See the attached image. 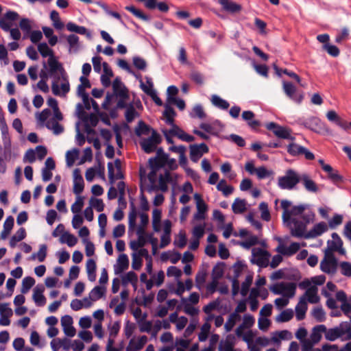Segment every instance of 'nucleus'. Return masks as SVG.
Segmentation results:
<instances>
[{
	"mask_svg": "<svg viewBox=\"0 0 351 351\" xmlns=\"http://www.w3.org/2000/svg\"><path fill=\"white\" fill-rule=\"evenodd\" d=\"M167 165L169 169H175L178 165L174 158H169L161 149H158L155 158L149 160L147 169L140 167V178L141 184L148 192L168 190V184L172 181L170 173L165 169Z\"/></svg>",
	"mask_w": 351,
	"mask_h": 351,
	"instance_id": "f257e3e1",
	"label": "nucleus"
},
{
	"mask_svg": "<svg viewBox=\"0 0 351 351\" xmlns=\"http://www.w3.org/2000/svg\"><path fill=\"white\" fill-rule=\"evenodd\" d=\"M300 176L295 171L288 169L285 176L278 177V186L281 189L292 190L300 182Z\"/></svg>",
	"mask_w": 351,
	"mask_h": 351,
	"instance_id": "f03ea898",
	"label": "nucleus"
},
{
	"mask_svg": "<svg viewBox=\"0 0 351 351\" xmlns=\"http://www.w3.org/2000/svg\"><path fill=\"white\" fill-rule=\"evenodd\" d=\"M270 290L276 295H282L290 299L295 295L296 285L293 282H282L271 286Z\"/></svg>",
	"mask_w": 351,
	"mask_h": 351,
	"instance_id": "7ed1b4c3",
	"label": "nucleus"
},
{
	"mask_svg": "<svg viewBox=\"0 0 351 351\" xmlns=\"http://www.w3.org/2000/svg\"><path fill=\"white\" fill-rule=\"evenodd\" d=\"M291 205V202L289 200L284 199L281 202V207L283 209L282 219L285 223H289L293 216L302 215L306 208L305 205H298L289 210Z\"/></svg>",
	"mask_w": 351,
	"mask_h": 351,
	"instance_id": "20e7f679",
	"label": "nucleus"
},
{
	"mask_svg": "<svg viewBox=\"0 0 351 351\" xmlns=\"http://www.w3.org/2000/svg\"><path fill=\"white\" fill-rule=\"evenodd\" d=\"M343 335H347L349 338L351 337V328L348 324H340L330 329L326 327L324 336L326 340L334 341Z\"/></svg>",
	"mask_w": 351,
	"mask_h": 351,
	"instance_id": "39448f33",
	"label": "nucleus"
},
{
	"mask_svg": "<svg viewBox=\"0 0 351 351\" xmlns=\"http://www.w3.org/2000/svg\"><path fill=\"white\" fill-rule=\"evenodd\" d=\"M51 90L55 95L65 96L70 90L69 83L67 77L64 73H61V76H58L51 85Z\"/></svg>",
	"mask_w": 351,
	"mask_h": 351,
	"instance_id": "423d86ee",
	"label": "nucleus"
},
{
	"mask_svg": "<svg viewBox=\"0 0 351 351\" xmlns=\"http://www.w3.org/2000/svg\"><path fill=\"white\" fill-rule=\"evenodd\" d=\"M270 254L261 249L253 248L252 250L251 262L261 267H266L269 265Z\"/></svg>",
	"mask_w": 351,
	"mask_h": 351,
	"instance_id": "0eeeda50",
	"label": "nucleus"
},
{
	"mask_svg": "<svg viewBox=\"0 0 351 351\" xmlns=\"http://www.w3.org/2000/svg\"><path fill=\"white\" fill-rule=\"evenodd\" d=\"M337 261L333 253L325 252L324 257L320 263V269L324 273L333 274L336 272Z\"/></svg>",
	"mask_w": 351,
	"mask_h": 351,
	"instance_id": "6e6552de",
	"label": "nucleus"
},
{
	"mask_svg": "<svg viewBox=\"0 0 351 351\" xmlns=\"http://www.w3.org/2000/svg\"><path fill=\"white\" fill-rule=\"evenodd\" d=\"M303 219L305 221V222L298 221L295 219V218H293L289 223H287V225H291L292 223V226H291V234L292 236L295 237H304L306 235L305 230L306 227V223L309 222V219L303 215L302 216Z\"/></svg>",
	"mask_w": 351,
	"mask_h": 351,
	"instance_id": "1a4fd4ad",
	"label": "nucleus"
},
{
	"mask_svg": "<svg viewBox=\"0 0 351 351\" xmlns=\"http://www.w3.org/2000/svg\"><path fill=\"white\" fill-rule=\"evenodd\" d=\"M19 19V14L16 12L9 10L0 17V27L8 32L10 28L16 25V21Z\"/></svg>",
	"mask_w": 351,
	"mask_h": 351,
	"instance_id": "9d476101",
	"label": "nucleus"
},
{
	"mask_svg": "<svg viewBox=\"0 0 351 351\" xmlns=\"http://www.w3.org/2000/svg\"><path fill=\"white\" fill-rule=\"evenodd\" d=\"M160 142V136L156 131L153 130L152 136L141 140L140 145L146 153L153 152L158 144Z\"/></svg>",
	"mask_w": 351,
	"mask_h": 351,
	"instance_id": "9b49d317",
	"label": "nucleus"
},
{
	"mask_svg": "<svg viewBox=\"0 0 351 351\" xmlns=\"http://www.w3.org/2000/svg\"><path fill=\"white\" fill-rule=\"evenodd\" d=\"M332 240L328 241V247L325 250V252H330L336 251L340 254L345 255L346 250L343 247V241L339 234L336 232L332 234Z\"/></svg>",
	"mask_w": 351,
	"mask_h": 351,
	"instance_id": "f8f14e48",
	"label": "nucleus"
},
{
	"mask_svg": "<svg viewBox=\"0 0 351 351\" xmlns=\"http://www.w3.org/2000/svg\"><path fill=\"white\" fill-rule=\"evenodd\" d=\"M277 240L280 242V244L276 249V251L284 256H290L295 254L300 248L299 243L293 242L290 244L289 246H286L282 243V239L278 238Z\"/></svg>",
	"mask_w": 351,
	"mask_h": 351,
	"instance_id": "ddd939ff",
	"label": "nucleus"
},
{
	"mask_svg": "<svg viewBox=\"0 0 351 351\" xmlns=\"http://www.w3.org/2000/svg\"><path fill=\"white\" fill-rule=\"evenodd\" d=\"M302 124L315 132H322L326 129L325 124L318 118L312 117L302 121Z\"/></svg>",
	"mask_w": 351,
	"mask_h": 351,
	"instance_id": "4468645a",
	"label": "nucleus"
},
{
	"mask_svg": "<svg viewBox=\"0 0 351 351\" xmlns=\"http://www.w3.org/2000/svg\"><path fill=\"white\" fill-rule=\"evenodd\" d=\"M282 88L285 93L291 99L298 104H300L303 99L302 94L296 93V88L290 82H283Z\"/></svg>",
	"mask_w": 351,
	"mask_h": 351,
	"instance_id": "2eb2a0df",
	"label": "nucleus"
},
{
	"mask_svg": "<svg viewBox=\"0 0 351 351\" xmlns=\"http://www.w3.org/2000/svg\"><path fill=\"white\" fill-rule=\"evenodd\" d=\"M266 128L271 130L278 138L289 139L291 138L290 131L284 127H282L274 122H270L266 125Z\"/></svg>",
	"mask_w": 351,
	"mask_h": 351,
	"instance_id": "dca6fc26",
	"label": "nucleus"
},
{
	"mask_svg": "<svg viewBox=\"0 0 351 351\" xmlns=\"http://www.w3.org/2000/svg\"><path fill=\"white\" fill-rule=\"evenodd\" d=\"M147 337L145 335H142L140 337H134L132 338L128 345L127 346L125 350L126 351H139L141 350L147 342Z\"/></svg>",
	"mask_w": 351,
	"mask_h": 351,
	"instance_id": "f3484780",
	"label": "nucleus"
},
{
	"mask_svg": "<svg viewBox=\"0 0 351 351\" xmlns=\"http://www.w3.org/2000/svg\"><path fill=\"white\" fill-rule=\"evenodd\" d=\"M208 152V147L205 143L199 145H193L190 146V157L191 160L195 162L202 156L204 153Z\"/></svg>",
	"mask_w": 351,
	"mask_h": 351,
	"instance_id": "a211bd4d",
	"label": "nucleus"
},
{
	"mask_svg": "<svg viewBox=\"0 0 351 351\" xmlns=\"http://www.w3.org/2000/svg\"><path fill=\"white\" fill-rule=\"evenodd\" d=\"M163 233L160 237V247L164 248L171 243V222L170 220H165L162 223Z\"/></svg>",
	"mask_w": 351,
	"mask_h": 351,
	"instance_id": "6ab92c4d",
	"label": "nucleus"
},
{
	"mask_svg": "<svg viewBox=\"0 0 351 351\" xmlns=\"http://www.w3.org/2000/svg\"><path fill=\"white\" fill-rule=\"evenodd\" d=\"M12 153V145H0V173H4L6 171L5 162L10 158Z\"/></svg>",
	"mask_w": 351,
	"mask_h": 351,
	"instance_id": "aec40b11",
	"label": "nucleus"
},
{
	"mask_svg": "<svg viewBox=\"0 0 351 351\" xmlns=\"http://www.w3.org/2000/svg\"><path fill=\"white\" fill-rule=\"evenodd\" d=\"M73 193L79 195L82 193L84 187V182L81 175V171L79 169H75L73 173Z\"/></svg>",
	"mask_w": 351,
	"mask_h": 351,
	"instance_id": "412c9836",
	"label": "nucleus"
},
{
	"mask_svg": "<svg viewBox=\"0 0 351 351\" xmlns=\"http://www.w3.org/2000/svg\"><path fill=\"white\" fill-rule=\"evenodd\" d=\"M61 325L66 336L73 337L75 335L76 330L73 326V319L70 315H64L61 318Z\"/></svg>",
	"mask_w": 351,
	"mask_h": 351,
	"instance_id": "4be33fe9",
	"label": "nucleus"
},
{
	"mask_svg": "<svg viewBox=\"0 0 351 351\" xmlns=\"http://www.w3.org/2000/svg\"><path fill=\"white\" fill-rule=\"evenodd\" d=\"M328 229V224L326 222L322 221L318 223H316L313 228L308 232L304 238H315L317 237L320 236L325 232H326Z\"/></svg>",
	"mask_w": 351,
	"mask_h": 351,
	"instance_id": "5701e85b",
	"label": "nucleus"
},
{
	"mask_svg": "<svg viewBox=\"0 0 351 351\" xmlns=\"http://www.w3.org/2000/svg\"><path fill=\"white\" fill-rule=\"evenodd\" d=\"M45 287L43 285H37L33 290V300L38 306H43L46 304V298L43 295Z\"/></svg>",
	"mask_w": 351,
	"mask_h": 351,
	"instance_id": "b1692460",
	"label": "nucleus"
},
{
	"mask_svg": "<svg viewBox=\"0 0 351 351\" xmlns=\"http://www.w3.org/2000/svg\"><path fill=\"white\" fill-rule=\"evenodd\" d=\"M129 267V259L125 254H121L116 264L114 265V270L115 274H120L125 270L128 269Z\"/></svg>",
	"mask_w": 351,
	"mask_h": 351,
	"instance_id": "393cba45",
	"label": "nucleus"
},
{
	"mask_svg": "<svg viewBox=\"0 0 351 351\" xmlns=\"http://www.w3.org/2000/svg\"><path fill=\"white\" fill-rule=\"evenodd\" d=\"M169 132L171 133V134H173L174 136H177L178 138L183 141L192 142L195 140V138L193 136L186 134L183 130H182L176 124L171 125Z\"/></svg>",
	"mask_w": 351,
	"mask_h": 351,
	"instance_id": "a878e982",
	"label": "nucleus"
},
{
	"mask_svg": "<svg viewBox=\"0 0 351 351\" xmlns=\"http://www.w3.org/2000/svg\"><path fill=\"white\" fill-rule=\"evenodd\" d=\"M112 88L114 93L117 96L119 97L121 99H125L128 97V90L124 84L119 78H116L113 81Z\"/></svg>",
	"mask_w": 351,
	"mask_h": 351,
	"instance_id": "bb28decb",
	"label": "nucleus"
},
{
	"mask_svg": "<svg viewBox=\"0 0 351 351\" xmlns=\"http://www.w3.org/2000/svg\"><path fill=\"white\" fill-rule=\"evenodd\" d=\"M223 9L231 14L239 12L241 10V5L231 0H218Z\"/></svg>",
	"mask_w": 351,
	"mask_h": 351,
	"instance_id": "cd10ccee",
	"label": "nucleus"
},
{
	"mask_svg": "<svg viewBox=\"0 0 351 351\" xmlns=\"http://www.w3.org/2000/svg\"><path fill=\"white\" fill-rule=\"evenodd\" d=\"M325 281L326 277L324 275L316 276L312 277L310 279L304 280L299 284V287L301 289H306L310 286H312V284H314L315 286L322 285L324 283Z\"/></svg>",
	"mask_w": 351,
	"mask_h": 351,
	"instance_id": "c85d7f7f",
	"label": "nucleus"
},
{
	"mask_svg": "<svg viewBox=\"0 0 351 351\" xmlns=\"http://www.w3.org/2000/svg\"><path fill=\"white\" fill-rule=\"evenodd\" d=\"M307 311V302L305 297H301L298 304L295 306V316L298 321L302 320L305 317Z\"/></svg>",
	"mask_w": 351,
	"mask_h": 351,
	"instance_id": "c756f323",
	"label": "nucleus"
},
{
	"mask_svg": "<svg viewBox=\"0 0 351 351\" xmlns=\"http://www.w3.org/2000/svg\"><path fill=\"white\" fill-rule=\"evenodd\" d=\"M300 181L302 182L304 188L309 192L317 193L319 189L316 183L311 179L308 175L302 174L300 176Z\"/></svg>",
	"mask_w": 351,
	"mask_h": 351,
	"instance_id": "7c9ffc66",
	"label": "nucleus"
},
{
	"mask_svg": "<svg viewBox=\"0 0 351 351\" xmlns=\"http://www.w3.org/2000/svg\"><path fill=\"white\" fill-rule=\"evenodd\" d=\"M306 289L304 295L302 297H305L306 301L309 302L311 304H315L319 302V298L317 295V288L316 286H310Z\"/></svg>",
	"mask_w": 351,
	"mask_h": 351,
	"instance_id": "2f4dec72",
	"label": "nucleus"
},
{
	"mask_svg": "<svg viewBox=\"0 0 351 351\" xmlns=\"http://www.w3.org/2000/svg\"><path fill=\"white\" fill-rule=\"evenodd\" d=\"M102 66L104 73L101 76V82L104 86L108 87L110 85V78L112 77L113 73L107 62H103Z\"/></svg>",
	"mask_w": 351,
	"mask_h": 351,
	"instance_id": "473e14b6",
	"label": "nucleus"
},
{
	"mask_svg": "<svg viewBox=\"0 0 351 351\" xmlns=\"http://www.w3.org/2000/svg\"><path fill=\"white\" fill-rule=\"evenodd\" d=\"M255 114L252 111L246 110L242 113V119L247 121L248 125L254 129L260 125V122L254 119Z\"/></svg>",
	"mask_w": 351,
	"mask_h": 351,
	"instance_id": "72a5a7b5",
	"label": "nucleus"
},
{
	"mask_svg": "<svg viewBox=\"0 0 351 351\" xmlns=\"http://www.w3.org/2000/svg\"><path fill=\"white\" fill-rule=\"evenodd\" d=\"M161 216L162 213L160 209L155 208L152 211V227L156 232L161 230Z\"/></svg>",
	"mask_w": 351,
	"mask_h": 351,
	"instance_id": "f704fd0d",
	"label": "nucleus"
},
{
	"mask_svg": "<svg viewBox=\"0 0 351 351\" xmlns=\"http://www.w3.org/2000/svg\"><path fill=\"white\" fill-rule=\"evenodd\" d=\"M96 263L93 259H88L86 263V269L88 278L90 281L94 282L96 280Z\"/></svg>",
	"mask_w": 351,
	"mask_h": 351,
	"instance_id": "c9c22d12",
	"label": "nucleus"
},
{
	"mask_svg": "<svg viewBox=\"0 0 351 351\" xmlns=\"http://www.w3.org/2000/svg\"><path fill=\"white\" fill-rule=\"evenodd\" d=\"M326 330L325 325H317L313 328L310 339L314 343H317L322 339V334Z\"/></svg>",
	"mask_w": 351,
	"mask_h": 351,
	"instance_id": "e433bc0d",
	"label": "nucleus"
},
{
	"mask_svg": "<svg viewBox=\"0 0 351 351\" xmlns=\"http://www.w3.org/2000/svg\"><path fill=\"white\" fill-rule=\"evenodd\" d=\"M326 117L330 121L335 122L339 126L345 130H348V123L343 121L334 110H330L326 113Z\"/></svg>",
	"mask_w": 351,
	"mask_h": 351,
	"instance_id": "4c0bfd02",
	"label": "nucleus"
},
{
	"mask_svg": "<svg viewBox=\"0 0 351 351\" xmlns=\"http://www.w3.org/2000/svg\"><path fill=\"white\" fill-rule=\"evenodd\" d=\"M47 246L45 244H42L39 246L38 252L33 253L29 258L30 261L38 260L39 262H43L47 256Z\"/></svg>",
	"mask_w": 351,
	"mask_h": 351,
	"instance_id": "58836bf2",
	"label": "nucleus"
},
{
	"mask_svg": "<svg viewBox=\"0 0 351 351\" xmlns=\"http://www.w3.org/2000/svg\"><path fill=\"white\" fill-rule=\"evenodd\" d=\"M247 202L245 199L236 198L232 205V209L235 214L244 213L247 209Z\"/></svg>",
	"mask_w": 351,
	"mask_h": 351,
	"instance_id": "ea45409f",
	"label": "nucleus"
},
{
	"mask_svg": "<svg viewBox=\"0 0 351 351\" xmlns=\"http://www.w3.org/2000/svg\"><path fill=\"white\" fill-rule=\"evenodd\" d=\"M210 101L214 106L221 110H227L230 106L229 103L226 100L217 95H213L211 96Z\"/></svg>",
	"mask_w": 351,
	"mask_h": 351,
	"instance_id": "a19ab883",
	"label": "nucleus"
},
{
	"mask_svg": "<svg viewBox=\"0 0 351 351\" xmlns=\"http://www.w3.org/2000/svg\"><path fill=\"white\" fill-rule=\"evenodd\" d=\"M66 40L69 45V52H77L80 49L79 37L75 34H71L67 36Z\"/></svg>",
	"mask_w": 351,
	"mask_h": 351,
	"instance_id": "79ce46f5",
	"label": "nucleus"
},
{
	"mask_svg": "<svg viewBox=\"0 0 351 351\" xmlns=\"http://www.w3.org/2000/svg\"><path fill=\"white\" fill-rule=\"evenodd\" d=\"M217 189L221 191L223 195L228 197L234 191V188L232 186L228 185L226 180L224 179L221 180L217 184Z\"/></svg>",
	"mask_w": 351,
	"mask_h": 351,
	"instance_id": "37998d69",
	"label": "nucleus"
},
{
	"mask_svg": "<svg viewBox=\"0 0 351 351\" xmlns=\"http://www.w3.org/2000/svg\"><path fill=\"white\" fill-rule=\"evenodd\" d=\"M105 291V287L96 286L90 292L89 298L92 301H97L104 296Z\"/></svg>",
	"mask_w": 351,
	"mask_h": 351,
	"instance_id": "c03bdc74",
	"label": "nucleus"
},
{
	"mask_svg": "<svg viewBox=\"0 0 351 351\" xmlns=\"http://www.w3.org/2000/svg\"><path fill=\"white\" fill-rule=\"evenodd\" d=\"M241 316L237 313H232L230 315L228 319L224 325V328L227 332H230L232 330L235 324L239 321Z\"/></svg>",
	"mask_w": 351,
	"mask_h": 351,
	"instance_id": "a18cd8bd",
	"label": "nucleus"
},
{
	"mask_svg": "<svg viewBox=\"0 0 351 351\" xmlns=\"http://www.w3.org/2000/svg\"><path fill=\"white\" fill-rule=\"evenodd\" d=\"M207 273L206 271L204 269H202L198 271L197 274L195 276V287L201 290L205 283Z\"/></svg>",
	"mask_w": 351,
	"mask_h": 351,
	"instance_id": "49530a36",
	"label": "nucleus"
},
{
	"mask_svg": "<svg viewBox=\"0 0 351 351\" xmlns=\"http://www.w3.org/2000/svg\"><path fill=\"white\" fill-rule=\"evenodd\" d=\"M149 84V88H143V92L146 93L147 95L152 97L153 101L155 102V104L158 106H162V100L158 97L156 91L154 90V88H152V85L150 83V82H148Z\"/></svg>",
	"mask_w": 351,
	"mask_h": 351,
	"instance_id": "de8ad7c7",
	"label": "nucleus"
},
{
	"mask_svg": "<svg viewBox=\"0 0 351 351\" xmlns=\"http://www.w3.org/2000/svg\"><path fill=\"white\" fill-rule=\"evenodd\" d=\"M38 51L43 58L54 56L53 50L49 48L46 43H39L38 45Z\"/></svg>",
	"mask_w": 351,
	"mask_h": 351,
	"instance_id": "09e8293b",
	"label": "nucleus"
},
{
	"mask_svg": "<svg viewBox=\"0 0 351 351\" xmlns=\"http://www.w3.org/2000/svg\"><path fill=\"white\" fill-rule=\"evenodd\" d=\"M138 282L137 275L134 271H129L122 276V284L127 285L128 283H131L134 286L136 285Z\"/></svg>",
	"mask_w": 351,
	"mask_h": 351,
	"instance_id": "8fccbe9b",
	"label": "nucleus"
},
{
	"mask_svg": "<svg viewBox=\"0 0 351 351\" xmlns=\"http://www.w3.org/2000/svg\"><path fill=\"white\" fill-rule=\"evenodd\" d=\"M293 317V311L291 308H287L282 311L276 318L278 322H286L291 320Z\"/></svg>",
	"mask_w": 351,
	"mask_h": 351,
	"instance_id": "3c124183",
	"label": "nucleus"
},
{
	"mask_svg": "<svg viewBox=\"0 0 351 351\" xmlns=\"http://www.w3.org/2000/svg\"><path fill=\"white\" fill-rule=\"evenodd\" d=\"M137 217V211L136 208L133 204L130 206V211L128 215V225L129 230H134L136 227V219Z\"/></svg>",
	"mask_w": 351,
	"mask_h": 351,
	"instance_id": "603ef678",
	"label": "nucleus"
},
{
	"mask_svg": "<svg viewBox=\"0 0 351 351\" xmlns=\"http://www.w3.org/2000/svg\"><path fill=\"white\" fill-rule=\"evenodd\" d=\"M175 115H176V112H175L173 108L168 105H166L165 111L163 112V116L165 118V122L168 125H172L174 124L173 117Z\"/></svg>",
	"mask_w": 351,
	"mask_h": 351,
	"instance_id": "864d4df0",
	"label": "nucleus"
},
{
	"mask_svg": "<svg viewBox=\"0 0 351 351\" xmlns=\"http://www.w3.org/2000/svg\"><path fill=\"white\" fill-rule=\"evenodd\" d=\"M60 241L66 243L69 247H73L77 243V239L69 232H64L61 237Z\"/></svg>",
	"mask_w": 351,
	"mask_h": 351,
	"instance_id": "5fc2aeb1",
	"label": "nucleus"
},
{
	"mask_svg": "<svg viewBox=\"0 0 351 351\" xmlns=\"http://www.w3.org/2000/svg\"><path fill=\"white\" fill-rule=\"evenodd\" d=\"M190 116L192 118L203 119L206 118V114L202 105L197 104L193 108L192 111L190 112Z\"/></svg>",
	"mask_w": 351,
	"mask_h": 351,
	"instance_id": "6e6d98bb",
	"label": "nucleus"
},
{
	"mask_svg": "<svg viewBox=\"0 0 351 351\" xmlns=\"http://www.w3.org/2000/svg\"><path fill=\"white\" fill-rule=\"evenodd\" d=\"M50 19L52 21L53 25L56 29L60 30L64 27V23L61 21L59 13L57 11L53 10L51 12Z\"/></svg>",
	"mask_w": 351,
	"mask_h": 351,
	"instance_id": "4d7b16f0",
	"label": "nucleus"
},
{
	"mask_svg": "<svg viewBox=\"0 0 351 351\" xmlns=\"http://www.w3.org/2000/svg\"><path fill=\"white\" fill-rule=\"evenodd\" d=\"M34 25V21L27 18H23L19 22V27L26 34H29Z\"/></svg>",
	"mask_w": 351,
	"mask_h": 351,
	"instance_id": "13d9d810",
	"label": "nucleus"
},
{
	"mask_svg": "<svg viewBox=\"0 0 351 351\" xmlns=\"http://www.w3.org/2000/svg\"><path fill=\"white\" fill-rule=\"evenodd\" d=\"M35 284V280L30 276L25 277L22 281L21 293H27Z\"/></svg>",
	"mask_w": 351,
	"mask_h": 351,
	"instance_id": "bf43d9fd",
	"label": "nucleus"
},
{
	"mask_svg": "<svg viewBox=\"0 0 351 351\" xmlns=\"http://www.w3.org/2000/svg\"><path fill=\"white\" fill-rule=\"evenodd\" d=\"M210 324L208 322L204 323L200 329V332L198 335V339L199 341H205L208 336L210 330Z\"/></svg>",
	"mask_w": 351,
	"mask_h": 351,
	"instance_id": "052dcab7",
	"label": "nucleus"
},
{
	"mask_svg": "<svg viewBox=\"0 0 351 351\" xmlns=\"http://www.w3.org/2000/svg\"><path fill=\"white\" fill-rule=\"evenodd\" d=\"M79 155V150L77 149H73L72 150H69L66 154V164L69 167H71L75 160L77 158Z\"/></svg>",
	"mask_w": 351,
	"mask_h": 351,
	"instance_id": "680f3d73",
	"label": "nucleus"
},
{
	"mask_svg": "<svg viewBox=\"0 0 351 351\" xmlns=\"http://www.w3.org/2000/svg\"><path fill=\"white\" fill-rule=\"evenodd\" d=\"M150 128L145 124L143 121H140L138 125L135 128V134L138 136H141L143 134L147 135L149 133Z\"/></svg>",
	"mask_w": 351,
	"mask_h": 351,
	"instance_id": "e2e57ef3",
	"label": "nucleus"
},
{
	"mask_svg": "<svg viewBox=\"0 0 351 351\" xmlns=\"http://www.w3.org/2000/svg\"><path fill=\"white\" fill-rule=\"evenodd\" d=\"M147 242L146 237L139 236L137 240L132 241L130 243V248L134 250H138L139 248L143 247Z\"/></svg>",
	"mask_w": 351,
	"mask_h": 351,
	"instance_id": "0e129e2a",
	"label": "nucleus"
},
{
	"mask_svg": "<svg viewBox=\"0 0 351 351\" xmlns=\"http://www.w3.org/2000/svg\"><path fill=\"white\" fill-rule=\"evenodd\" d=\"M258 239L255 235H250L245 241L240 242L239 245L245 249H250L252 246L258 243Z\"/></svg>",
	"mask_w": 351,
	"mask_h": 351,
	"instance_id": "69168bd1",
	"label": "nucleus"
},
{
	"mask_svg": "<svg viewBox=\"0 0 351 351\" xmlns=\"http://www.w3.org/2000/svg\"><path fill=\"white\" fill-rule=\"evenodd\" d=\"M84 206V197L77 195L75 202L71 206V211L75 215L79 214Z\"/></svg>",
	"mask_w": 351,
	"mask_h": 351,
	"instance_id": "338daca9",
	"label": "nucleus"
},
{
	"mask_svg": "<svg viewBox=\"0 0 351 351\" xmlns=\"http://www.w3.org/2000/svg\"><path fill=\"white\" fill-rule=\"evenodd\" d=\"M304 147L296 143H291L287 147V152L293 156L302 155Z\"/></svg>",
	"mask_w": 351,
	"mask_h": 351,
	"instance_id": "774afa93",
	"label": "nucleus"
}]
</instances>
